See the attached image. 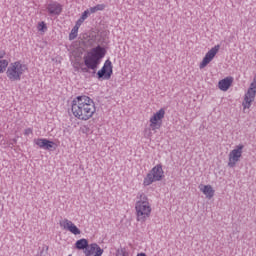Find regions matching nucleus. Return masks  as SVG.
I'll return each mask as SVG.
<instances>
[{"instance_id":"nucleus-1","label":"nucleus","mask_w":256,"mask_h":256,"mask_svg":"<svg viewBox=\"0 0 256 256\" xmlns=\"http://www.w3.org/2000/svg\"><path fill=\"white\" fill-rule=\"evenodd\" d=\"M95 111V102L89 96H78L72 101V113L80 121H89Z\"/></svg>"},{"instance_id":"nucleus-2","label":"nucleus","mask_w":256,"mask_h":256,"mask_svg":"<svg viewBox=\"0 0 256 256\" xmlns=\"http://www.w3.org/2000/svg\"><path fill=\"white\" fill-rule=\"evenodd\" d=\"M107 53V50L101 46H97L93 48L90 52L87 53L86 56H84V64L80 65V69L82 73H89V69H92V71H95L97 67L99 66V63L103 57H105Z\"/></svg>"},{"instance_id":"nucleus-3","label":"nucleus","mask_w":256,"mask_h":256,"mask_svg":"<svg viewBox=\"0 0 256 256\" xmlns=\"http://www.w3.org/2000/svg\"><path fill=\"white\" fill-rule=\"evenodd\" d=\"M136 209V220L139 223H145L149 217H151V204L149 198L145 193L138 194V201L135 205Z\"/></svg>"},{"instance_id":"nucleus-4","label":"nucleus","mask_w":256,"mask_h":256,"mask_svg":"<svg viewBox=\"0 0 256 256\" xmlns=\"http://www.w3.org/2000/svg\"><path fill=\"white\" fill-rule=\"evenodd\" d=\"M165 177V172L163 171V165L157 164L151 171L146 175L143 181L144 187H149V185L161 181Z\"/></svg>"},{"instance_id":"nucleus-5","label":"nucleus","mask_w":256,"mask_h":256,"mask_svg":"<svg viewBox=\"0 0 256 256\" xmlns=\"http://www.w3.org/2000/svg\"><path fill=\"white\" fill-rule=\"evenodd\" d=\"M27 65L20 63L19 61L10 64L6 71V75L11 81H21V75L25 73Z\"/></svg>"},{"instance_id":"nucleus-6","label":"nucleus","mask_w":256,"mask_h":256,"mask_svg":"<svg viewBox=\"0 0 256 256\" xmlns=\"http://www.w3.org/2000/svg\"><path fill=\"white\" fill-rule=\"evenodd\" d=\"M256 95V81L254 80L245 94L244 101L242 103L243 109H249L251 107V103L255 101Z\"/></svg>"},{"instance_id":"nucleus-7","label":"nucleus","mask_w":256,"mask_h":256,"mask_svg":"<svg viewBox=\"0 0 256 256\" xmlns=\"http://www.w3.org/2000/svg\"><path fill=\"white\" fill-rule=\"evenodd\" d=\"M165 118V109L161 108L158 112H156L150 118V127L153 131L155 129H161V125H163V119Z\"/></svg>"},{"instance_id":"nucleus-8","label":"nucleus","mask_w":256,"mask_h":256,"mask_svg":"<svg viewBox=\"0 0 256 256\" xmlns=\"http://www.w3.org/2000/svg\"><path fill=\"white\" fill-rule=\"evenodd\" d=\"M243 146L242 144L236 146L235 149H233L229 153V162H228V167H235L237 165L239 159H241V156L243 155Z\"/></svg>"},{"instance_id":"nucleus-9","label":"nucleus","mask_w":256,"mask_h":256,"mask_svg":"<svg viewBox=\"0 0 256 256\" xmlns=\"http://www.w3.org/2000/svg\"><path fill=\"white\" fill-rule=\"evenodd\" d=\"M219 49H221L220 45H216L213 48H211L205 55V57L203 58L202 62L200 63L199 68L200 69H205L206 66H208L213 59H215V55H217V53H219Z\"/></svg>"},{"instance_id":"nucleus-10","label":"nucleus","mask_w":256,"mask_h":256,"mask_svg":"<svg viewBox=\"0 0 256 256\" xmlns=\"http://www.w3.org/2000/svg\"><path fill=\"white\" fill-rule=\"evenodd\" d=\"M98 79H111V76L113 75V64L111 63V60H106L102 69L97 72Z\"/></svg>"},{"instance_id":"nucleus-11","label":"nucleus","mask_w":256,"mask_h":256,"mask_svg":"<svg viewBox=\"0 0 256 256\" xmlns=\"http://www.w3.org/2000/svg\"><path fill=\"white\" fill-rule=\"evenodd\" d=\"M59 225L60 227L67 229V231H70L73 235H81V230L69 219L61 220Z\"/></svg>"},{"instance_id":"nucleus-12","label":"nucleus","mask_w":256,"mask_h":256,"mask_svg":"<svg viewBox=\"0 0 256 256\" xmlns=\"http://www.w3.org/2000/svg\"><path fill=\"white\" fill-rule=\"evenodd\" d=\"M35 145H38L40 149H45L46 151H51L52 149H55L54 145L55 142L45 139V138H38L34 140Z\"/></svg>"},{"instance_id":"nucleus-13","label":"nucleus","mask_w":256,"mask_h":256,"mask_svg":"<svg viewBox=\"0 0 256 256\" xmlns=\"http://www.w3.org/2000/svg\"><path fill=\"white\" fill-rule=\"evenodd\" d=\"M47 11L50 15H61V11H63V8L61 7V4L57 2H52L47 5Z\"/></svg>"},{"instance_id":"nucleus-14","label":"nucleus","mask_w":256,"mask_h":256,"mask_svg":"<svg viewBox=\"0 0 256 256\" xmlns=\"http://www.w3.org/2000/svg\"><path fill=\"white\" fill-rule=\"evenodd\" d=\"M233 83V77H226L219 81L218 88L220 91H229V87H231Z\"/></svg>"},{"instance_id":"nucleus-15","label":"nucleus","mask_w":256,"mask_h":256,"mask_svg":"<svg viewBox=\"0 0 256 256\" xmlns=\"http://www.w3.org/2000/svg\"><path fill=\"white\" fill-rule=\"evenodd\" d=\"M200 191H202V193H204L208 199H213V196L215 195V190H213L211 185L202 186Z\"/></svg>"},{"instance_id":"nucleus-16","label":"nucleus","mask_w":256,"mask_h":256,"mask_svg":"<svg viewBox=\"0 0 256 256\" xmlns=\"http://www.w3.org/2000/svg\"><path fill=\"white\" fill-rule=\"evenodd\" d=\"M3 57H5V52L0 51V73H5V70L9 65V61L3 59Z\"/></svg>"},{"instance_id":"nucleus-17","label":"nucleus","mask_w":256,"mask_h":256,"mask_svg":"<svg viewBox=\"0 0 256 256\" xmlns=\"http://www.w3.org/2000/svg\"><path fill=\"white\" fill-rule=\"evenodd\" d=\"M75 245H76V249H80V250L85 249V251H87V247H89V241H87V239L85 238H82L78 240Z\"/></svg>"},{"instance_id":"nucleus-18","label":"nucleus","mask_w":256,"mask_h":256,"mask_svg":"<svg viewBox=\"0 0 256 256\" xmlns=\"http://www.w3.org/2000/svg\"><path fill=\"white\" fill-rule=\"evenodd\" d=\"M98 247L99 246L97 245V243H92V244L88 245L86 250H85V255L86 256L93 255L94 253H96Z\"/></svg>"},{"instance_id":"nucleus-19","label":"nucleus","mask_w":256,"mask_h":256,"mask_svg":"<svg viewBox=\"0 0 256 256\" xmlns=\"http://www.w3.org/2000/svg\"><path fill=\"white\" fill-rule=\"evenodd\" d=\"M79 33V27L78 26H74L69 34V39L70 41H73L75 39H77V34Z\"/></svg>"},{"instance_id":"nucleus-20","label":"nucleus","mask_w":256,"mask_h":256,"mask_svg":"<svg viewBox=\"0 0 256 256\" xmlns=\"http://www.w3.org/2000/svg\"><path fill=\"white\" fill-rule=\"evenodd\" d=\"M116 256H129V253L127 252V249L125 248H119L116 251Z\"/></svg>"},{"instance_id":"nucleus-21","label":"nucleus","mask_w":256,"mask_h":256,"mask_svg":"<svg viewBox=\"0 0 256 256\" xmlns=\"http://www.w3.org/2000/svg\"><path fill=\"white\" fill-rule=\"evenodd\" d=\"M38 30L45 33V31H47V24H45V22H40L38 24Z\"/></svg>"},{"instance_id":"nucleus-22","label":"nucleus","mask_w":256,"mask_h":256,"mask_svg":"<svg viewBox=\"0 0 256 256\" xmlns=\"http://www.w3.org/2000/svg\"><path fill=\"white\" fill-rule=\"evenodd\" d=\"M89 15H90L89 10H85V11L82 13V16H81L80 18L85 21V19H87V17H89Z\"/></svg>"},{"instance_id":"nucleus-23","label":"nucleus","mask_w":256,"mask_h":256,"mask_svg":"<svg viewBox=\"0 0 256 256\" xmlns=\"http://www.w3.org/2000/svg\"><path fill=\"white\" fill-rule=\"evenodd\" d=\"M96 11H103L105 9V4H97L96 6Z\"/></svg>"},{"instance_id":"nucleus-24","label":"nucleus","mask_w":256,"mask_h":256,"mask_svg":"<svg viewBox=\"0 0 256 256\" xmlns=\"http://www.w3.org/2000/svg\"><path fill=\"white\" fill-rule=\"evenodd\" d=\"M101 255H103V249H101V247L98 246L94 256H101Z\"/></svg>"},{"instance_id":"nucleus-25","label":"nucleus","mask_w":256,"mask_h":256,"mask_svg":"<svg viewBox=\"0 0 256 256\" xmlns=\"http://www.w3.org/2000/svg\"><path fill=\"white\" fill-rule=\"evenodd\" d=\"M84 21L85 20L80 17V19L77 20L75 26L78 27V28L81 27V25H83Z\"/></svg>"},{"instance_id":"nucleus-26","label":"nucleus","mask_w":256,"mask_h":256,"mask_svg":"<svg viewBox=\"0 0 256 256\" xmlns=\"http://www.w3.org/2000/svg\"><path fill=\"white\" fill-rule=\"evenodd\" d=\"M31 133H33V130L31 129V128H27L26 130H25V135H31Z\"/></svg>"},{"instance_id":"nucleus-27","label":"nucleus","mask_w":256,"mask_h":256,"mask_svg":"<svg viewBox=\"0 0 256 256\" xmlns=\"http://www.w3.org/2000/svg\"><path fill=\"white\" fill-rule=\"evenodd\" d=\"M89 12H90V14L91 13H97V8L94 6V7H91L90 9H89Z\"/></svg>"}]
</instances>
